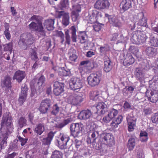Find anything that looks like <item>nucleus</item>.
<instances>
[{
	"label": "nucleus",
	"instance_id": "3",
	"mask_svg": "<svg viewBox=\"0 0 158 158\" xmlns=\"http://www.w3.org/2000/svg\"><path fill=\"white\" fill-rule=\"evenodd\" d=\"M45 78L42 75L38 79H34L31 85V97L40 94L42 91V85L45 81Z\"/></svg>",
	"mask_w": 158,
	"mask_h": 158
},
{
	"label": "nucleus",
	"instance_id": "23",
	"mask_svg": "<svg viewBox=\"0 0 158 158\" xmlns=\"http://www.w3.org/2000/svg\"><path fill=\"white\" fill-rule=\"evenodd\" d=\"M133 0H122L120 5L122 6V9L125 11L132 7Z\"/></svg>",
	"mask_w": 158,
	"mask_h": 158
},
{
	"label": "nucleus",
	"instance_id": "37",
	"mask_svg": "<svg viewBox=\"0 0 158 158\" xmlns=\"http://www.w3.org/2000/svg\"><path fill=\"white\" fill-rule=\"evenodd\" d=\"M76 81V79L75 80L74 79H71L69 83V86L70 88L74 91H76L79 89Z\"/></svg>",
	"mask_w": 158,
	"mask_h": 158
},
{
	"label": "nucleus",
	"instance_id": "20",
	"mask_svg": "<svg viewBox=\"0 0 158 158\" xmlns=\"http://www.w3.org/2000/svg\"><path fill=\"white\" fill-rule=\"evenodd\" d=\"M104 70L106 72H110L112 68L111 61L110 59L107 56L104 57Z\"/></svg>",
	"mask_w": 158,
	"mask_h": 158
},
{
	"label": "nucleus",
	"instance_id": "50",
	"mask_svg": "<svg viewBox=\"0 0 158 158\" xmlns=\"http://www.w3.org/2000/svg\"><path fill=\"white\" fill-rule=\"evenodd\" d=\"M104 25V24L102 23H97L93 25L94 29L96 31H98L101 29Z\"/></svg>",
	"mask_w": 158,
	"mask_h": 158
},
{
	"label": "nucleus",
	"instance_id": "58",
	"mask_svg": "<svg viewBox=\"0 0 158 158\" xmlns=\"http://www.w3.org/2000/svg\"><path fill=\"white\" fill-rule=\"evenodd\" d=\"M123 118V116L122 115H119L117 117L114 119L113 120L119 124L122 121Z\"/></svg>",
	"mask_w": 158,
	"mask_h": 158
},
{
	"label": "nucleus",
	"instance_id": "55",
	"mask_svg": "<svg viewBox=\"0 0 158 158\" xmlns=\"http://www.w3.org/2000/svg\"><path fill=\"white\" fill-rule=\"evenodd\" d=\"M129 49L131 52L134 54H136L139 52L138 48L134 46H130Z\"/></svg>",
	"mask_w": 158,
	"mask_h": 158
},
{
	"label": "nucleus",
	"instance_id": "17",
	"mask_svg": "<svg viewBox=\"0 0 158 158\" xmlns=\"http://www.w3.org/2000/svg\"><path fill=\"white\" fill-rule=\"evenodd\" d=\"M135 62V59L130 53L128 52L126 55H124L123 62L124 66L128 67L133 64Z\"/></svg>",
	"mask_w": 158,
	"mask_h": 158
},
{
	"label": "nucleus",
	"instance_id": "6",
	"mask_svg": "<svg viewBox=\"0 0 158 158\" xmlns=\"http://www.w3.org/2000/svg\"><path fill=\"white\" fill-rule=\"evenodd\" d=\"M98 132L95 131L93 132L91 134V138L88 137L86 139V142L88 144L93 143V148L97 150H100L103 152H105L106 150L103 149L102 146H99V144L96 143V140L98 136Z\"/></svg>",
	"mask_w": 158,
	"mask_h": 158
},
{
	"label": "nucleus",
	"instance_id": "45",
	"mask_svg": "<svg viewBox=\"0 0 158 158\" xmlns=\"http://www.w3.org/2000/svg\"><path fill=\"white\" fill-rule=\"evenodd\" d=\"M139 135L140 137H145V139L142 138L141 142H146L148 141V134L145 131H141Z\"/></svg>",
	"mask_w": 158,
	"mask_h": 158
},
{
	"label": "nucleus",
	"instance_id": "33",
	"mask_svg": "<svg viewBox=\"0 0 158 158\" xmlns=\"http://www.w3.org/2000/svg\"><path fill=\"white\" fill-rule=\"evenodd\" d=\"M4 27L5 31L4 32V34L7 40H9L11 37V35L9 31L10 27L9 24L7 23H4Z\"/></svg>",
	"mask_w": 158,
	"mask_h": 158
},
{
	"label": "nucleus",
	"instance_id": "46",
	"mask_svg": "<svg viewBox=\"0 0 158 158\" xmlns=\"http://www.w3.org/2000/svg\"><path fill=\"white\" fill-rule=\"evenodd\" d=\"M12 44L11 42L3 45L4 50L5 51H9L10 53L12 52Z\"/></svg>",
	"mask_w": 158,
	"mask_h": 158
},
{
	"label": "nucleus",
	"instance_id": "48",
	"mask_svg": "<svg viewBox=\"0 0 158 158\" xmlns=\"http://www.w3.org/2000/svg\"><path fill=\"white\" fill-rule=\"evenodd\" d=\"M70 73V71L69 69L66 70L64 68H62L60 71V74L61 76H69Z\"/></svg>",
	"mask_w": 158,
	"mask_h": 158
},
{
	"label": "nucleus",
	"instance_id": "56",
	"mask_svg": "<svg viewBox=\"0 0 158 158\" xmlns=\"http://www.w3.org/2000/svg\"><path fill=\"white\" fill-rule=\"evenodd\" d=\"M138 24L139 25L141 26H145L147 24V21L144 17H143L142 19H140L138 21Z\"/></svg>",
	"mask_w": 158,
	"mask_h": 158
},
{
	"label": "nucleus",
	"instance_id": "18",
	"mask_svg": "<svg viewBox=\"0 0 158 158\" xmlns=\"http://www.w3.org/2000/svg\"><path fill=\"white\" fill-rule=\"evenodd\" d=\"M26 74L24 71L18 70L15 73L13 77V80H16L19 83L21 82L24 78Z\"/></svg>",
	"mask_w": 158,
	"mask_h": 158
},
{
	"label": "nucleus",
	"instance_id": "4",
	"mask_svg": "<svg viewBox=\"0 0 158 158\" xmlns=\"http://www.w3.org/2000/svg\"><path fill=\"white\" fill-rule=\"evenodd\" d=\"M34 38L31 33H23L20 37L18 44L21 48L26 50L29 45L34 43Z\"/></svg>",
	"mask_w": 158,
	"mask_h": 158
},
{
	"label": "nucleus",
	"instance_id": "11",
	"mask_svg": "<svg viewBox=\"0 0 158 158\" xmlns=\"http://www.w3.org/2000/svg\"><path fill=\"white\" fill-rule=\"evenodd\" d=\"M52 102L49 99H46L42 100L40 105L39 110L41 113L46 114L49 109L52 106Z\"/></svg>",
	"mask_w": 158,
	"mask_h": 158
},
{
	"label": "nucleus",
	"instance_id": "39",
	"mask_svg": "<svg viewBox=\"0 0 158 158\" xmlns=\"http://www.w3.org/2000/svg\"><path fill=\"white\" fill-rule=\"evenodd\" d=\"M19 126L20 128H22L27 125V120L23 117H21L18 120Z\"/></svg>",
	"mask_w": 158,
	"mask_h": 158
},
{
	"label": "nucleus",
	"instance_id": "62",
	"mask_svg": "<svg viewBox=\"0 0 158 158\" xmlns=\"http://www.w3.org/2000/svg\"><path fill=\"white\" fill-rule=\"evenodd\" d=\"M111 118L109 116H108V114L107 116H106L103 118L102 121L105 123H108L111 120Z\"/></svg>",
	"mask_w": 158,
	"mask_h": 158
},
{
	"label": "nucleus",
	"instance_id": "60",
	"mask_svg": "<svg viewBox=\"0 0 158 158\" xmlns=\"http://www.w3.org/2000/svg\"><path fill=\"white\" fill-rule=\"evenodd\" d=\"M19 140L17 139H15L12 143L11 147L13 149L17 148L18 147Z\"/></svg>",
	"mask_w": 158,
	"mask_h": 158
},
{
	"label": "nucleus",
	"instance_id": "51",
	"mask_svg": "<svg viewBox=\"0 0 158 158\" xmlns=\"http://www.w3.org/2000/svg\"><path fill=\"white\" fill-rule=\"evenodd\" d=\"M144 15L143 12H140L135 15L133 16V18L135 21L138 22L140 19H142L144 17Z\"/></svg>",
	"mask_w": 158,
	"mask_h": 158
},
{
	"label": "nucleus",
	"instance_id": "52",
	"mask_svg": "<svg viewBox=\"0 0 158 158\" xmlns=\"http://www.w3.org/2000/svg\"><path fill=\"white\" fill-rule=\"evenodd\" d=\"M71 50H69V60L71 61H75L77 58V56L74 53L73 54L72 53H71Z\"/></svg>",
	"mask_w": 158,
	"mask_h": 158
},
{
	"label": "nucleus",
	"instance_id": "32",
	"mask_svg": "<svg viewBox=\"0 0 158 158\" xmlns=\"http://www.w3.org/2000/svg\"><path fill=\"white\" fill-rule=\"evenodd\" d=\"M100 94L99 91L95 90L91 93L90 95V98L91 100L94 101H99Z\"/></svg>",
	"mask_w": 158,
	"mask_h": 158
},
{
	"label": "nucleus",
	"instance_id": "41",
	"mask_svg": "<svg viewBox=\"0 0 158 158\" xmlns=\"http://www.w3.org/2000/svg\"><path fill=\"white\" fill-rule=\"evenodd\" d=\"M59 138L62 141L63 143L66 145H67L68 142L70 140L69 137L64 134H61L60 135Z\"/></svg>",
	"mask_w": 158,
	"mask_h": 158
},
{
	"label": "nucleus",
	"instance_id": "5",
	"mask_svg": "<svg viewBox=\"0 0 158 158\" xmlns=\"http://www.w3.org/2000/svg\"><path fill=\"white\" fill-rule=\"evenodd\" d=\"M147 38L146 34L143 32L136 31L132 33L131 40L133 44H141L146 42Z\"/></svg>",
	"mask_w": 158,
	"mask_h": 158
},
{
	"label": "nucleus",
	"instance_id": "53",
	"mask_svg": "<svg viewBox=\"0 0 158 158\" xmlns=\"http://www.w3.org/2000/svg\"><path fill=\"white\" fill-rule=\"evenodd\" d=\"M151 96L150 97H148V100L153 103H156L158 101V99L157 98H154V93L152 92H151Z\"/></svg>",
	"mask_w": 158,
	"mask_h": 158
},
{
	"label": "nucleus",
	"instance_id": "25",
	"mask_svg": "<svg viewBox=\"0 0 158 158\" xmlns=\"http://www.w3.org/2000/svg\"><path fill=\"white\" fill-rule=\"evenodd\" d=\"M56 132L50 131L48 135L46 138H43L42 140V143L44 145H49L54 136Z\"/></svg>",
	"mask_w": 158,
	"mask_h": 158
},
{
	"label": "nucleus",
	"instance_id": "28",
	"mask_svg": "<svg viewBox=\"0 0 158 158\" xmlns=\"http://www.w3.org/2000/svg\"><path fill=\"white\" fill-rule=\"evenodd\" d=\"M11 78L10 76L7 75L5 76L4 79L2 81L3 87H6L7 88H9L11 87Z\"/></svg>",
	"mask_w": 158,
	"mask_h": 158
},
{
	"label": "nucleus",
	"instance_id": "36",
	"mask_svg": "<svg viewBox=\"0 0 158 158\" xmlns=\"http://www.w3.org/2000/svg\"><path fill=\"white\" fill-rule=\"evenodd\" d=\"M150 45L152 47H158V39L154 36H152L150 38Z\"/></svg>",
	"mask_w": 158,
	"mask_h": 158
},
{
	"label": "nucleus",
	"instance_id": "9",
	"mask_svg": "<svg viewBox=\"0 0 158 158\" xmlns=\"http://www.w3.org/2000/svg\"><path fill=\"white\" fill-rule=\"evenodd\" d=\"M72 5V17L73 21L75 22L79 16V1L78 0H71Z\"/></svg>",
	"mask_w": 158,
	"mask_h": 158
},
{
	"label": "nucleus",
	"instance_id": "1",
	"mask_svg": "<svg viewBox=\"0 0 158 158\" xmlns=\"http://www.w3.org/2000/svg\"><path fill=\"white\" fill-rule=\"evenodd\" d=\"M12 117L9 112L4 114L1 123L0 133L2 141L0 143L1 149H3L7 145L8 136L12 132L13 129Z\"/></svg>",
	"mask_w": 158,
	"mask_h": 158
},
{
	"label": "nucleus",
	"instance_id": "29",
	"mask_svg": "<svg viewBox=\"0 0 158 158\" xmlns=\"http://www.w3.org/2000/svg\"><path fill=\"white\" fill-rule=\"evenodd\" d=\"M136 145V139L134 137L130 138L128 141L127 147L129 151L132 150Z\"/></svg>",
	"mask_w": 158,
	"mask_h": 158
},
{
	"label": "nucleus",
	"instance_id": "35",
	"mask_svg": "<svg viewBox=\"0 0 158 158\" xmlns=\"http://www.w3.org/2000/svg\"><path fill=\"white\" fill-rule=\"evenodd\" d=\"M105 16L107 18L109 22L113 25L116 27H118V25L117 23H115V17L113 15H109L108 14H105Z\"/></svg>",
	"mask_w": 158,
	"mask_h": 158
},
{
	"label": "nucleus",
	"instance_id": "47",
	"mask_svg": "<svg viewBox=\"0 0 158 158\" xmlns=\"http://www.w3.org/2000/svg\"><path fill=\"white\" fill-rule=\"evenodd\" d=\"M31 58L32 60L36 62H37L39 60L37 53L34 50H32L31 52Z\"/></svg>",
	"mask_w": 158,
	"mask_h": 158
},
{
	"label": "nucleus",
	"instance_id": "13",
	"mask_svg": "<svg viewBox=\"0 0 158 158\" xmlns=\"http://www.w3.org/2000/svg\"><path fill=\"white\" fill-rule=\"evenodd\" d=\"M110 5L108 0H98L94 5V7L98 10H102L108 8Z\"/></svg>",
	"mask_w": 158,
	"mask_h": 158
},
{
	"label": "nucleus",
	"instance_id": "38",
	"mask_svg": "<svg viewBox=\"0 0 158 158\" xmlns=\"http://www.w3.org/2000/svg\"><path fill=\"white\" fill-rule=\"evenodd\" d=\"M70 30L71 31V33L72 34V41L73 42H76V29L75 27L74 26H72L70 29Z\"/></svg>",
	"mask_w": 158,
	"mask_h": 158
},
{
	"label": "nucleus",
	"instance_id": "12",
	"mask_svg": "<svg viewBox=\"0 0 158 158\" xmlns=\"http://www.w3.org/2000/svg\"><path fill=\"white\" fill-rule=\"evenodd\" d=\"M53 92L56 96L61 95L64 90V83L63 81H55L53 84Z\"/></svg>",
	"mask_w": 158,
	"mask_h": 158
},
{
	"label": "nucleus",
	"instance_id": "63",
	"mask_svg": "<svg viewBox=\"0 0 158 158\" xmlns=\"http://www.w3.org/2000/svg\"><path fill=\"white\" fill-rule=\"evenodd\" d=\"M143 112L144 114V115H146L151 114L152 110L149 108H145L143 109Z\"/></svg>",
	"mask_w": 158,
	"mask_h": 158
},
{
	"label": "nucleus",
	"instance_id": "15",
	"mask_svg": "<svg viewBox=\"0 0 158 158\" xmlns=\"http://www.w3.org/2000/svg\"><path fill=\"white\" fill-rule=\"evenodd\" d=\"M28 88L25 84L22 85L21 87V93L19 94L18 101L20 105H22L26 99Z\"/></svg>",
	"mask_w": 158,
	"mask_h": 158
},
{
	"label": "nucleus",
	"instance_id": "24",
	"mask_svg": "<svg viewBox=\"0 0 158 158\" xmlns=\"http://www.w3.org/2000/svg\"><path fill=\"white\" fill-rule=\"evenodd\" d=\"M92 114L90 110L87 109L83 110L80 112V119L86 120L92 116Z\"/></svg>",
	"mask_w": 158,
	"mask_h": 158
},
{
	"label": "nucleus",
	"instance_id": "57",
	"mask_svg": "<svg viewBox=\"0 0 158 158\" xmlns=\"http://www.w3.org/2000/svg\"><path fill=\"white\" fill-rule=\"evenodd\" d=\"M69 31L67 30L65 32V39H66V43L68 44H70V38L69 35Z\"/></svg>",
	"mask_w": 158,
	"mask_h": 158
},
{
	"label": "nucleus",
	"instance_id": "2",
	"mask_svg": "<svg viewBox=\"0 0 158 158\" xmlns=\"http://www.w3.org/2000/svg\"><path fill=\"white\" fill-rule=\"evenodd\" d=\"M30 21H33L28 25L29 29L31 31L37 32L41 35L45 36L46 31L43 27L42 18L38 15H33L29 19Z\"/></svg>",
	"mask_w": 158,
	"mask_h": 158
},
{
	"label": "nucleus",
	"instance_id": "31",
	"mask_svg": "<svg viewBox=\"0 0 158 158\" xmlns=\"http://www.w3.org/2000/svg\"><path fill=\"white\" fill-rule=\"evenodd\" d=\"M135 74L136 78L139 81L142 80L144 77V73L139 68H136Z\"/></svg>",
	"mask_w": 158,
	"mask_h": 158
},
{
	"label": "nucleus",
	"instance_id": "26",
	"mask_svg": "<svg viewBox=\"0 0 158 158\" xmlns=\"http://www.w3.org/2000/svg\"><path fill=\"white\" fill-rule=\"evenodd\" d=\"M133 117L128 116L127 117V121L128 123V131H131L133 130L134 127L135 125L136 120L134 119Z\"/></svg>",
	"mask_w": 158,
	"mask_h": 158
},
{
	"label": "nucleus",
	"instance_id": "30",
	"mask_svg": "<svg viewBox=\"0 0 158 158\" xmlns=\"http://www.w3.org/2000/svg\"><path fill=\"white\" fill-rule=\"evenodd\" d=\"M44 131V124L42 123H39L37 125L34 130L35 132L38 135H41Z\"/></svg>",
	"mask_w": 158,
	"mask_h": 158
},
{
	"label": "nucleus",
	"instance_id": "64",
	"mask_svg": "<svg viewBox=\"0 0 158 158\" xmlns=\"http://www.w3.org/2000/svg\"><path fill=\"white\" fill-rule=\"evenodd\" d=\"M118 34L117 33H115L113 34L112 35L111 40L112 41L116 40L118 38Z\"/></svg>",
	"mask_w": 158,
	"mask_h": 158
},
{
	"label": "nucleus",
	"instance_id": "42",
	"mask_svg": "<svg viewBox=\"0 0 158 158\" xmlns=\"http://www.w3.org/2000/svg\"><path fill=\"white\" fill-rule=\"evenodd\" d=\"M63 154L62 153L59 151L55 150L52 153L51 156V158H62Z\"/></svg>",
	"mask_w": 158,
	"mask_h": 158
},
{
	"label": "nucleus",
	"instance_id": "21",
	"mask_svg": "<svg viewBox=\"0 0 158 158\" xmlns=\"http://www.w3.org/2000/svg\"><path fill=\"white\" fill-rule=\"evenodd\" d=\"M145 54L150 58L155 56L156 54V49L152 46L147 47L144 50Z\"/></svg>",
	"mask_w": 158,
	"mask_h": 158
},
{
	"label": "nucleus",
	"instance_id": "19",
	"mask_svg": "<svg viewBox=\"0 0 158 158\" xmlns=\"http://www.w3.org/2000/svg\"><path fill=\"white\" fill-rule=\"evenodd\" d=\"M55 20V19H48L45 20L43 23L44 28H45L48 31L53 30Z\"/></svg>",
	"mask_w": 158,
	"mask_h": 158
},
{
	"label": "nucleus",
	"instance_id": "7",
	"mask_svg": "<svg viewBox=\"0 0 158 158\" xmlns=\"http://www.w3.org/2000/svg\"><path fill=\"white\" fill-rule=\"evenodd\" d=\"M102 78L101 73L97 74L92 73L87 78L88 84L92 87L98 85L100 83Z\"/></svg>",
	"mask_w": 158,
	"mask_h": 158
},
{
	"label": "nucleus",
	"instance_id": "49",
	"mask_svg": "<svg viewBox=\"0 0 158 158\" xmlns=\"http://www.w3.org/2000/svg\"><path fill=\"white\" fill-rule=\"evenodd\" d=\"M118 113V111L114 108L112 109L108 114V116H109L112 119L115 116L117 115Z\"/></svg>",
	"mask_w": 158,
	"mask_h": 158
},
{
	"label": "nucleus",
	"instance_id": "27",
	"mask_svg": "<svg viewBox=\"0 0 158 158\" xmlns=\"http://www.w3.org/2000/svg\"><path fill=\"white\" fill-rule=\"evenodd\" d=\"M78 91L79 90L75 91L73 96L69 98L70 102L72 104L77 105L78 104L79 102V95L77 93Z\"/></svg>",
	"mask_w": 158,
	"mask_h": 158
},
{
	"label": "nucleus",
	"instance_id": "34",
	"mask_svg": "<svg viewBox=\"0 0 158 158\" xmlns=\"http://www.w3.org/2000/svg\"><path fill=\"white\" fill-rule=\"evenodd\" d=\"M73 119L71 118H68L67 119L64 120L62 122L57 125L56 127L58 128L61 129L69 123H71Z\"/></svg>",
	"mask_w": 158,
	"mask_h": 158
},
{
	"label": "nucleus",
	"instance_id": "16",
	"mask_svg": "<svg viewBox=\"0 0 158 158\" xmlns=\"http://www.w3.org/2000/svg\"><path fill=\"white\" fill-rule=\"evenodd\" d=\"M102 16L101 12L96 10H93L91 15L88 20V23L93 24L97 23L99 18H101Z\"/></svg>",
	"mask_w": 158,
	"mask_h": 158
},
{
	"label": "nucleus",
	"instance_id": "59",
	"mask_svg": "<svg viewBox=\"0 0 158 158\" xmlns=\"http://www.w3.org/2000/svg\"><path fill=\"white\" fill-rule=\"evenodd\" d=\"M18 138L20 142L21 143V144L22 146L24 145L27 142V140H28L27 139L23 138L19 136L18 137Z\"/></svg>",
	"mask_w": 158,
	"mask_h": 158
},
{
	"label": "nucleus",
	"instance_id": "8",
	"mask_svg": "<svg viewBox=\"0 0 158 158\" xmlns=\"http://www.w3.org/2000/svg\"><path fill=\"white\" fill-rule=\"evenodd\" d=\"M70 129L72 135L75 139V146L77 148L79 147L78 135L79 134V123H72L70 125Z\"/></svg>",
	"mask_w": 158,
	"mask_h": 158
},
{
	"label": "nucleus",
	"instance_id": "61",
	"mask_svg": "<svg viewBox=\"0 0 158 158\" xmlns=\"http://www.w3.org/2000/svg\"><path fill=\"white\" fill-rule=\"evenodd\" d=\"M119 124L117 122H116L114 120H113L110 123V126L111 128L113 129H115L118 126Z\"/></svg>",
	"mask_w": 158,
	"mask_h": 158
},
{
	"label": "nucleus",
	"instance_id": "40",
	"mask_svg": "<svg viewBox=\"0 0 158 158\" xmlns=\"http://www.w3.org/2000/svg\"><path fill=\"white\" fill-rule=\"evenodd\" d=\"M56 144L57 146L61 149L67 148V145L63 143L59 137L58 138V139L56 140Z\"/></svg>",
	"mask_w": 158,
	"mask_h": 158
},
{
	"label": "nucleus",
	"instance_id": "54",
	"mask_svg": "<svg viewBox=\"0 0 158 158\" xmlns=\"http://www.w3.org/2000/svg\"><path fill=\"white\" fill-rule=\"evenodd\" d=\"M151 119L153 123H158V113H155L154 115L151 117Z\"/></svg>",
	"mask_w": 158,
	"mask_h": 158
},
{
	"label": "nucleus",
	"instance_id": "43",
	"mask_svg": "<svg viewBox=\"0 0 158 158\" xmlns=\"http://www.w3.org/2000/svg\"><path fill=\"white\" fill-rule=\"evenodd\" d=\"M52 110L51 111V114L54 116H56L58 113L59 111V107L57 104H55L52 107Z\"/></svg>",
	"mask_w": 158,
	"mask_h": 158
},
{
	"label": "nucleus",
	"instance_id": "10",
	"mask_svg": "<svg viewBox=\"0 0 158 158\" xmlns=\"http://www.w3.org/2000/svg\"><path fill=\"white\" fill-rule=\"evenodd\" d=\"M102 141L103 143L109 147L114 146L115 141L114 136L110 133H104L102 136Z\"/></svg>",
	"mask_w": 158,
	"mask_h": 158
},
{
	"label": "nucleus",
	"instance_id": "14",
	"mask_svg": "<svg viewBox=\"0 0 158 158\" xmlns=\"http://www.w3.org/2000/svg\"><path fill=\"white\" fill-rule=\"evenodd\" d=\"M56 16L58 18H62V23L63 25L66 26L69 24V17L68 13L65 12L64 11H58L56 14Z\"/></svg>",
	"mask_w": 158,
	"mask_h": 158
},
{
	"label": "nucleus",
	"instance_id": "44",
	"mask_svg": "<svg viewBox=\"0 0 158 158\" xmlns=\"http://www.w3.org/2000/svg\"><path fill=\"white\" fill-rule=\"evenodd\" d=\"M69 0H61L60 3V7L63 9L69 6Z\"/></svg>",
	"mask_w": 158,
	"mask_h": 158
},
{
	"label": "nucleus",
	"instance_id": "22",
	"mask_svg": "<svg viewBox=\"0 0 158 158\" xmlns=\"http://www.w3.org/2000/svg\"><path fill=\"white\" fill-rule=\"evenodd\" d=\"M97 111H100L101 114H104L108 111L107 105L103 102H99L96 106Z\"/></svg>",
	"mask_w": 158,
	"mask_h": 158
}]
</instances>
